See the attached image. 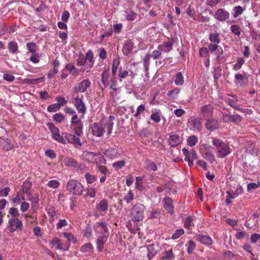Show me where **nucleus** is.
<instances>
[{
  "label": "nucleus",
  "instance_id": "1",
  "mask_svg": "<svg viewBox=\"0 0 260 260\" xmlns=\"http://www.w3.org/2000/svg\"><path fill=\"white\" fill-rule=\"evenodd\" d=\"M115 117L110 115L108 119L104 122L102 121L100 123H93L90 126V129L93 135L96 137H102L104 132L107 131V135H110L113 128V122Z\"/></svg>",
  "mask_w": 260,
  "mask_h": 260
},
{
  "label": "nucleus",
  "instance_id": "2",
  "mask_svg": "<svg viewBox=\"0 0 260 260\" xmlns=\"http://www.w3.org/2000/svg\"><path fill=\"white\" fill-rule=\"evenodd\" d=\"M94 63L93 54L90 50L85 53V56L82 53L79 54L77 65L79 67H83L80 70L81 72H89Z\"/></svg>",
  "mask_w": 260,
  "mask_h": 260
},
{
  "label": "nucleus",
  "instance_id": "3",
  "mask_svg": "<svg viewBox=\"0 0 260 260\" xmlns=\"http://www.w3.org/2000/svg\"><path fill=\"white\" fill-rule=\"evenodd\" d=\"M211 139L213 145L216 148L217 154L220 158L225 157L231 153L232 149L228 144L215 137H211Z\"/></svg>",
  "mask_w": 260,
  "mask_h": 260
},
{
  "label": "nucleus",
  "instance_id": "4",
  "mask_svg": "<svg viewBox=\"0 0 260 260\" xmlns=\"http://www.w3.org/2000/svg\"><path fill=\"white\" fill-rule=\"evenodd\" d=\"M66 188L69 192L75 196H81L84 190V187L82 184L74 179L68 182Z\"/></svg>",
  "mask_w": 260,
  "mask_h": 260
},
{
  "label": "nucleus",
  "instance_id": "5",
  "mask_svg": "<svg viewBox=\"0 0 260 260\" xmlns=\"http://www.w3.org/2000/svg\"><path fill=\"white\" fill-rule=\"evenodd\" d=\"M145 206L140 203H137L134 206L131 211V218L132 220L139 221L144 218Z\"/></svg>",
  "mask_w": 260,
  "mask_h": 260
},
{
  "label": "nucleus",
  "instance_id": "6",
  "mask_svg": "<svg viewBox=\"0 0 260 260\" xmlns=\"http://www.w3.org/2000/svg\"><path fill=\"white\" fill-rule=\"evenodd\" d=\"M71 123L74 131H75V134L78 136H80L81 135H82L83 126L78 115L72 116Z\"/></svg>",
  "mask_w": 260,
  "mask_h": 260
},
{
  "label": "nucleus",
  "instance_id": "7",
  "mask_svg": "<svg viewBox=\"0 0 260 260\" xmlns=\"http://www.w3.org/2000/svg\"><path fill=\"white\" fill-rule=\"evenodd\" d=\"M182 150L183 154L185 155L184 160L188 161V165L190 167H192L193 161L198 158L196 151L193 149L190 151H188L185 148H183Z\"/></svg>",
  "mask_w": 260,
  "mask_h": 260
},
{
  "label": "nucleus",
  "instance_id": "8",
  "mask_svg": "<svg viewBox=\"0 0 260 260\" xmlns=\"http://www.w3.org/2000/svg\"><path fill=\"white\" fill-rule=\"evenodd\" d=\"M83 96L77 95L74 100V105L79 113L84 115L86 111V106L83 102Z\"/></svg>",
  "mask_w": 260,
  "mask_h": 260
},
{
  "label": "nucleus",
  "instance_id": "9",
  "mask_svg": "<svg viewBox=\"0 0 260 260\" xmlns=\"http://www.w3.org/2000/svg\"><path fill=\"white\" fill-rule=\"evenodd\" d=\"M8 224L9 230L11 232H13L16 230H21L22 229L23 224L22 221L17 218L10 219L9 221Z\"/></svg>",
  "mask_w": 260,
  "mask_h": 260
},
{
  "label": "nucleus",
  "instance_id": "10",
  "mask_svg": "<svg viewBox=\"0 0 260 260\" xmlns=\"http://www.w3.org/2000/svg\"><path fill=\"white\" fill-rule=\"evenodd\" d=\"M90 85L91 82L89 79H84L74 87V91L75 92H84Z\"/></svg>",
  "mask_w": 260,
  "mask_h": 260
},
{
  "label": "nucleus",
  "instance_id": "11",
  "mask_svg": "<svg viewBox=\"0 0 260 260\" xmlns=\"http://www.w3.org/2000/svg\"><path fill=\"white\" fill-rule=\"evenodd\" d=\"M214 17L219 21H224L229 19V12L223 9H218L214 14Z\"/></svg>",
  "mask_w": 260,
  "mask_h": 260
},
{
  "label": "nucleus",
  "instance_id": "12",
  "mask_svg": "<svg viewBox=\"0 0 260 260\" xmlns=\"http://www.w3.org/2000/svg\"><path fill=\"white\" fill-rule=\"evenodd\" d=\"M174 42V39H169L167 41H165L162 44L158 45V49L162 51L168 52L173 49Z\"/></svg>",
  "mask_w": 260,
  "mask_h": 260
},
{
  "label": "nucleus",
  "instance_id": "13",
  "mask_svg": "<svg viewBox=\"0 0 260 260\" xmlns=\"http://www.w3.org/2000/svg\"><path fill=\"white\" fill-rule=\"evenodd\" d=\"M188 124L190 129L200 132L202 128V124L201 120L199 118H193L188 121Z\"/></svg>",
  "mask_w": 260,
  "mask_h": 260
},
{
  "label": "nucleus",
  "instance_id": "14",
  "mask_svg": "<svg viewBox=\"0 0 260 260\" xmlns=\"http://www.w3.org/2000/svg\"><path fill=\"white\" fill-rule=\"evenodd\" d=\"M220 124L218 120L215 119H208L205 124L206 128L211 131H214L219 127Z\"/></svg>",
  "mask_w": 260,
  "mask_h": 260
},
{
  "label": "nucleus",
  "instance_id": "15",
  "mask_svg": "<svg viewBox=\"0 0 260 260\" xmlns=\"http://www.w3.org/2000/svg\"><path fill=\"white\" fill-rule=\"evenodd\" d=\"M168 142L171 147H175L181 143L182 139L179 135L175 133H171Z\"/></svg>",
  "mask_w": 260,
  "mask_h": 260
},
{
  "label": "nucleus",
  "instance_id": "16",
  "mask_svg": "<svg viewBox=\"0 0 260 260\" xmlns=\"http://www.w3.org/2000/svg\"><path fill=\"white\" fill-rule=\"evenodd\" d=\"M80 136L76 135H71L65 133L64 137L68 142L73 144L74 145L81 146V143L79 138Z\"/></svg>",
  "mask_w": 260,
  "mask_h": 260
},
{
  "label": "nucleus",
  "instance_id": "17",
  "mask_svg": "<svg viewBox=\"0 0 260 260\" xmlns=\"http://www.w3.org/2000/svg\"><path fill=\"white\" fill-rule=\"evenodd\" d=\"M213 108L212 105H206L201 108V112L204 117H209L213 114Z\"/></svg>",
  "mask_w": 260,
  "mask_h": 260
},
{
  "label": "nucleus",
  "instance_id": "18",
  "mask_svg": "<svg viewBox=\"0 0 260 260\" xmlns=\"http://www.w3.org/2000/svg\"><path fill=\"white\" fill-rule=\"evenodd\" d=\"M134 43L131 40L125 41L122 49L123 54L124 55H127L130 54L132 51Z\"/></svg>",
  "mask_w": 260,
  "mask_h": 260
},
{
  "label": "nucleus",
  "instance_id": "19",
  "mask_svg": "<svg viewBox=\"0 0 260 260\" xmlns=\"http://www.w3.org/2000/svg\"><path fill=\"white\" fill-rule=\"evenodd\" d=\"M196 239L203 244L206 246H210L212 243L211 238L207 235H197L196 236Z\"/></svg>",
  "mask_w": 260,
  "mask_h": 260
},
{
  "label": "nucleus",
  "instance_id": "20",
  "mask_svg": "<svg viewBox=\"0 0 260 260\" xmlns=\"http://www.w3.org/2000/svg\"><path fill=\"white\" fill-rule=\"evenodd\" d=\"M109 235H101L96 240L97 248L100 251H102L104 248V245L107 241Z\"/></svg>",
  "mask_w": 260,
  "mask_h": 260
},
{
  "label": "nucleus",
  "instance_id": "21",
  "mask_svg": "<svg viewBox=\"0 0 260 260\" xmlns=\"http://www.w3.org/2000/svg\"><path fill=\"white\" fill-rule=\"evenodd\" d=\"M47 214L50 217L49 221L52 222L54 221L55 219L57 217L58 211L56 210L54 207L52 206H48L46 208Z\"/></svg>",
  "mask_w": 260,
  "mask_h": 260
},
{
  "label": "nucleus",
  "instance_id": "22",
  "mask_svg": "<svg viewBox=\"0 0 260 260\" xmlns=\"http://www.w3.org/2000/svg\"><path fill=\"white\" fill-rule=\"evenodd\" d=\"M223 120L225 122L228 121H231L237 123L240 122L242 120V117L239 115H229V114H224L223 115Z\"/></svg>",
  "mask_w": 260,
  "mask_h": 260
},
{
  "label": "nucleus",
  "instance_id": "23",
  "mask_svg": "<svg viewBox=\"0 0 260 260\" xmlns=\"http://www.w3.org/2000/svg\"><path fill=\"white\" fill-rule=\"evenodd\" d=\"M14 147L13 144H11L10 141L8 139H0V148L5 151H9L12 149Z\"/></svg>",
  "mask_w": 260,
  "mask_h": 260
},
{
  "label": "nucleus",
  "instance_id": "24",
  "mask_svg": "<svg viewBox=\"0 0 260 260\" xmlns=\"http://www.w3.org/2000/svg\"><path fill=\"white\" fill-rule=\"evenodd\" d=\"M108 208V201L106 199H103L97 204L96 209L101 212H106Z\"/></svg>",
  "mask_w": 260,
  "mask_h": 260
},
{
  "label": "nucleus",
  "instance_id": "25",
  "mask_svg": "<svg viewBox=\"0 0 260 260\" xmlns=\"http://www.w3.org/2000/svg\"><path fill=\"white\" fill-rule=\"evenodd\" d=\"M104 154L111 159L118 157L119 156L118 150L116 148H110L105 150Z\"/></svg>",
  "mask_w": 260,
  "mask_h": 260
},
{
  "label": "nucleus",
  "instance_id": "26",
  "mask_svg": "<svg viewBox=\"0 0 260 260\" xmlns=\"http://www.w3.org/2000/svg\"><path fill=\"white\" fill-rule=\"evenodd\" d=\"M164 207L168 213L171 215L174 213L173 206L172 205V201L169 197L166 198L165 199V204Z\"/></svg>",
  "mask_w": 260,
  "mask_h": 260
},
{
  "label": "nucleus",
  "instance_id": "27",
  "mask_svg": "<svg viewBox=\"0 0 260 260\" xmlns=\"http://www.w3.org/2000/svg\"><path fill=\"white\" fill-rule=\"evenodd\" d=\"M83 158L88 162H94L95 161V153L84 151L82 154Z\"/></svg>",
  "mask_w": 260,
  "mask_h": 260
},
{
  "label": "nucleus",
  "instance_id": "28",
  "mask_svg": "<svg viewBox=\"0 0 260 260\" xmlns=\"http://www.w3.org/2000/svg\"><path fill=\"white\" fill-rule=\"evenodd\" d=\"M148 251V257L149 259L152 258L157 253L158 251V246L154 245H149L147 247Z\"/></svg>",
  "mask_w": 260,
  "mask_h": 260
},
{
  "label": "nucleus",
  "instance_id": "29",
  "mask_svg": "<svg viewBox=\"0 0 260 260\" xmlns=\"http://www.w3.org/2000/svg\"><path fill=\"white\" fill-rule=\"evenodd\" d=\"M97 228L100 230L101 234L109 235L108 229L107 224L105 222H100L97 223Z\"/></svg>",
  "mask_w": 260,
  "mask_h": 260
},
{
  "label": "nucleus",
  "instance_id": "30",
  "mask_svg": "<svg viewBox=\"0 0 260 260\" xmlns=\"http://www.w3.org/2000/svg\"><path fill=\"white\" fill-rule=\"evenodd\" d=\"M31 185V183L28 181H24L22 184V190L23 192H25L27 196H30L31 195L30 191Z\"/></svg>",
  "mask_w": 260,
  "mask_h": 260
},
{
  "label": "nucleus",
  "instance_id": "31",
  "mask_svg": "<svg viewBox=\"0 0 260 260\" xmlns=\"http://www.w3.org/2000/svg\"><path fill=\"white\" fill-rule=\"evenodd\" d=\"M8 48L11 53H17L18 49V44L15 41H11L8 43Z\"/></svg>",
  "mask_w": 260,
  "mask_h": 260
},
{
  "label": "nucleus",
  "instance_id": "32",
  "mask_svg": "<svg viewBox=\"0 0 260 260\" xmlns=\"http://www.w3.org/2000/svg\"><path fill=\"white\" fill-rule=\"evenodd\" d=\"M150 119L154 122L158 123L160 121V111L155 109L154 111H152Z\"/></svg>",
  "mask_w": 260,
  "mask_h": 260
},
{
  "label": "nucleus",
  "instance_id": "33",
  "mask_svg": "<svg viewBox=\"0 0 260 260\" xmlns=\"http://www.w3.org/2000/svg\"><path fill=\"white\" fill-rule=\"evenodd\" d=\"M109 70L105 69L102 74L101 81L104 85V88H105L108 86Z\"/></svg>",
  "mask_w": 260,
  "mask_h": 260
},
{
  "label": "nucleus",
  "instance_id": "34",
  "mask_svg": "<svg viewBox=\"0 0 260 260\" xmlns=\"http://www.w3.org/2000/svg\"><path fill=\"white\" fill-rule=\"evenodd\" d=\"M180 91L179 89L176 88L171 91H169L167 93V96L170 99L175 100L178 98Z\"/></svg>",
  "mask_w": 260,
  "mask_h": 260
},
{
  "label": "nucleus",
  "instance_id": "35",
  "mask_svg": "<svg viewBox=\"0 0 260 260\" xmlns=\"http://www.w3.org/2000/svg\"><path fill=\"white\" fill-rule=\"evenodd\" d=\"M209 39L211 42L213 43H220L221 42L219 34L216 33H211L209 36Z\"/></svg>",
  "mask_w": 260,
  "mask_h": 260
},
{
  "label": "nucleus",
  "instance_id": "36",
  "mask_svg": "<svg viewBox=\"0 0 260 260\" xmlns=\"http://www.w3.org/2000/svg\"><path fill=\"white\" fill-rule=\"evenodd\" d=\"M93 247L91 243H86L80 248V251L82 252L90 253L93 251Z\"/></svg>",
  "mask_w": 260,
  "mask_h": 260
},
{
  "label": "nucleus",
  "instance_id": "37",
  "mask_svg": "<svg viewBox=\"0 0 260 260\" xmlns=\"http://www.w3.org/2000/svg\"><path fill=\"white\" fill-rule=\"evenodd\" d=\"M64 162L66 166L70 167H76L77 166V162L73 158H66L64 159Z\"/></svg>",
  "mask_w": 260,
  "mask_h": 260
},
{
  "label": "nucleus",
  "instance_id": "38",
  "mask_svg": "<svg viewBox=\"0 0 260 260\" xmlns=\"http://www.w3.org/2000/svg\"><path fill=\"white\" fill-rule=\"evenodd\" d=\"M51 244L55 246L56 249L62 250L63 249V244L60 242V240L55 237L51 241Z\"/></svg>",
  "mask_w": 260,
  "mask_h": 260
},
{
  "label": "nucleus",
  "instance_id": "39",
  "mask_svg": "<svg viewBox=\"0 0 260 260\" xmlns=\"http://www.w3.org/2000/svg\"><path fill=\"white\" fill-rule=\"evenodd\" d=\"M175 84L176 85H182L184 83V77L181 72H178L176 74Z\"/></svg>",
  "mask_w": 260,
  "mask_h": 260
},
{
  "label": "nucleus",
  "instance_id": "40",
  "mask_svg": "<svg viewBox=\"0 0 260 260\" xmlns=\"http://www.w3.org/2000/svg\"><path fill=\"white\" fill-rule=\"evenodd\" d=\"M119 63H120V62H119V60L118 58H115L113 61L111 71H112V75L113 76H116L118 66L119 65Z\"/></svg>",
  "mask_w": 260,
  "mask_h": 260
},
{
  "label": "nucleus",
  "instance_id": "41",
  "mask_svg": "<svg viewBox=\"0 0 260 260\" xmlns=\"http://www.w3.org/2000/svg\"><path fill=\"white\" fill-rule=\"evenodd\" d=\"M226 102L228 103L229 105L233 107L235 110H237L240 111H242V109L239 108L237 106V100H235L232 99H228L226 100Z\"/></svg>",
  "mask_w": 260,
  "mask_h": 260
},
{
  "label": "nucleus",
  "instance_id": "42",
  "mask_svg": "<svg viewBox=\"0 0 260 260\" xmlns=\"http://www.w3.org/2000/svg\"><path fill=\"white\" fill-rule=\"evenodd\" d=\"M96 167L98 168V171L102 174H103L105 176L107 175H109L110 174V171L107 169V168L105 166L103 165H101L98 162H96Z\"/></svg>",
  "mask_w": 260,
  "mask_h": 260
},
{
  "label": "nucleus",
  "instance_id": "43",
  "mask_svg": "<svg viewBox=\"0 0 260 260\" xmlns=\"http://www.w3.org/2000/svg\"><path fill=\"white\" fill-rule=\"evenodd\" d=\"M47 125L48 126L49 130L52 133V137H53V136H55L56 135L59 134V129L55 126L53 123L48 122Z\"/></svg>",
  "mask_w": 260,
  "mask_h": 260
},
{
  "label": "nucleus",
  "instance_id": "44",
  "mask_svg": "<svg viewBox=\"0 0 260 260\" xmlns=\"http://www.w3.org/2000/svg\"><path fill=\"white\" fill-rule=\"evenodd\" d=\"M126 13L125 18L128 21H133L137 17V14L131 10H126L125 11Z\"/></svg>",
  "mask_w": 260,
  "mask_h": 260
},
{
  "label": "nucleus",
  "instance_id": "45",
  "mask_svg": "<svg viewBox=\"0 0 260 260\" xmlns=\"http://www.w3.org/2000/svg\"><path fill=\"white\" fill-rule=\"evenodd\" d=\"M230 30L236 36L239 37L241 35L240 27L238 25H232L230 27Z\"/></svg>",
  "mask_w": 260,
  "mask_h": 260
},
{
  "label": "nucleus",
  "instance_id": "46",
  "mask_svg": "<svg viewBox=\"0 0 260 260\" xmlns=\"http://www.w3.org/2000/svg\"><path fill=\"white\" fill-rule=\"evenodd\" d=\"M134 198L135 195L134 193L132 190H129L127 193L124 196L123 200L127 203H129L134 199Z\"/></svg>",
  "mask_w": 260,
  "mask_h": 260
},
{
  "label": "nucleus",
  "instance_id": "47",
  "mask_svg": "<svg viewBox=\"0 0 260 260\" xmlns=\"http://www.w3.org/2000/svg\"><path fill=\"white\" fill-rule=\"evenodd\" d=\"M95 163L98 162L100 165H102V164H106V160L105 159L104 156L99 153H95Z\"/></svg>",
  "mask_w": 260,
  "mask_h": 260
},
{
  "label": "nucleus",
  "instance_id": "48",
  "mask_svg": "<svg viewBox=\"0 0 260 260\" xmlns=\"http://www.w3.org/2000/svg\"><path fill=\"white\" fill-rule=\"evenodd\" d=\"M198 142V138L194 135L189 136L187 139V145L190 147L194 146Z\"/></svg>",
  "mask_w": 260,
  "mask_h": 260
},
{
  "label": "nucleus",
  "instance_id": "49",
  "mask_svg": "<svg viewBox=\"0 0 260 260\" xmlns=\"http://www.w3.org/2000/svg\"><path fill=\"white\" fill-rule=\"evenodd\" d=\"M233 11L234 12L233 17L236 18L242 14L244 9L240 6H236L234 7Z\"/></svg>",
  "mask_w": 260,
  "mask_h": 260
},
{
  "label": "nucleus",
  "instance_id": "50",
  "mask_svg": "<svg viewBox=\"0 0 260 260\" xmlns=\"http://www.w3.org/2000/svg\"><path fill=\"white\" fill-rule=\"evenodd\" d=\"M110 88L112 89L114 91L117 92L119 90V88L117 87V81L115 78V76H114L110 80Z\"/></svg>",
  "mask_w": 260,
  "mask_h": 260
},
{
  "label": "nucleus",
  "instance_id": "51",
  "mask_svg": "<svg viewBox=\"0 0 260 260\" xmlns=\"http://www.w3.org/2000/svg\"><path fill=\"white\" fill-rule=\"evenodd\" d=\"M194 220V218L192 216H188L184 222V227L186 229H189L191 226H192L193 224L192 223V221Z\"/></svg>",
  "mask_w": 260,
  "mask_h": 260
},
{
  "label": "nucleus",
  "instance_id": "52",
  "mask_svg": "<svg viewBox=\"0 0 260 260\" xmlns=\"http://www.w3.org/2000/svg\"><path fill=\"white\" fill-rule=\"evenodd\" d=\"M146 165L147 169L148 171H155L157 169L156 165L153 161L150 160H146Z\"/></svg>",
  "mask_w": 260,
  "mask_h": 260
},
{
  "label": "nucleus",
  "instance_id": "53",
  "mask_svg": "<svg viewBox=\"0 0 260 260\" xmlns=\"http://www.w3.org/2000/svg\"><path fill=\"white\" fill-rule=\"evenodd\" d=\"M151 57V55L147 54L143 59L144 67L146 71H147L149 69V66L150 64V59Z\"/></svg>",
  "mask_w": 260,
  "mask_h": 260
},
{
  "label": "nucleus",
  "instance_id": "54",
  "mask_svg": "<svg viewBox=\"0 0 260 260\" xmlns=\"http://www.w3.org/2000/svg\"><path fill=\"white\" fill-rule=\"evenodd\" d=\"M53 119L56 122L61 123L64 119V116L60 113H56L53 116Z\"/></svg>",
  "mask_w": 260,
  "mask_h": 260
},
{
  "label": "nucleus",
  "instance_id": "55",
  "mask_svg": "<svg viewBox=\"0 0 260 260\" xmlns=\"http://www.w3.org/2000/svg\"><path fill=\"white\" fill-rule=\"evenodd\" d=\"M244 63V60L243 59V58H238L237 60V62L234 64V70L235 71L240 70Z\"/></svg>",
  "mask_w": 260,
  "mask_h": 260
},
{
  "label": "nucleus",
  "instance_id": "56",
  "mask_svg": "<svg viewBox=\"0 0 260 260\" xmlns=\"http://www.w3.org/2000/svg\"><path fill=\"white\" fill-rule=\"evenodd\" d=\"M164 254L165 255L162 257L163 260H170L174 258V255L173 253L172 249H170L168 251H166Z\"/></svg>",
  "mask_w": 260,
  "mask_h": 260
},
{
  "label": "nucleus",
  "instance_id": "57",
  "mask_svg": "<svg viewBox=\"0 0 260 260\" xmlns=\"http://www.w3.org/2000/svg\"><path fill=\"white\" fill-rule=\"evenodd\" d=\"M125 164L126 162L125 160H119L113 163L112 164V167L115 169L119 170L121 169L122 167H123L125 165Z\"/></svg>",
  "mask_w": 260,
  "mask_h": 260
},
{
  "label": "nucleus",
  "instance_id": "58",
  "mask_svg": "<svg viewBox=\"0 0 260 260\" xmlns=\"http://www.w3.org/2000/svg\"><path fill=\"white\" fill-rule=\"evenodd\" d=\"M66 69L69 71L70 73L73 75H77L78 74L77 69L74 65L68 64L66 66Z\"/></svg>",
  "mask_w": 260,
  "mask_h": 260
},
{
  "label": "nucleus",
  "instance_id": "59",
  "mask_svg": "<svg viewBox=\"0 0 260 260\" xmlns=\"http://www.w3.org/2000/svg\"><path fill=\"white\" fill-rule=\"evenodd\" d=\"M85 178L87 182L89 184L93 183L96 180V178L94 175H91L88 173L85 174Z\"/></svg>",
  "mask_w": 260,
  "mask_h": 260
},
{
  "label": "nucleus",
  "instance_id": "60",
  "mask_svg": "<svg viewBox=\"0 0 260 260\" xmlns=\"http://www.w3.org/2000/svg\"><path fill=\"white\" fill-rule=\"evenodd\" d=\"M26 46L29 51L31 53H34L37 51V46L34 42L27 43Z\"/></svg>",
  "mask_w": 260,
  "mask_h": 260
},
{
  "label": "nucleus",
  "instance_id": "61",
  "mask_svg": "<svg viewBox=\"0 0 260 260\" xmlns=\"http://www.w3.org/2000/svg\"><path fill=\"white\" fill-rule=\"evenodd\" d=\"M53 138L57 141V142L63 144H67V140L66 139L64 138V137L62 135H60L59 134H58L57 135H56L55 136H53Z\"/></svg>",
  "mask_w": 260,
  "mask_h": 260
},
{
  "label": "nucleus",
  "instance_id": "62",
  "mask_svg": "<svg viewBox=\"0 0 260 260\" xmlns=\"http://www.w3.org/2000/svg\"><path fill=\"white\" fill-rule=\"evenodd\" d=\"M59 105L57 104H53L47 107V111L49 112H55L60 109Z\"/></svg>",
  "mask_w": 260,
  "mask_h": 260
},
{
  "label": "nucleus",
  "instance_id": "63",
  "mask_svg": "<svg viewBox=\"0 0 260 260\" xmlns=\"http://www.w3.org/2000/svg\"><path fill=\"white\" fill-rule=\"evenodd\" d=\"M222 70L220 66L215 68L214 70V78L215 79H219L222 75Z\"/></svg>",
  "mask_w": 260,
  "mask_h": 260
},
{
  "label": "nucleus",
  "instance_id": "64",
  "mask_svg": "<svg viewBox=\"0 0 260 260\" xmlns=\"http://www.w3.org/2000/svg\"><path fill=\"white\" fill-rule=\"evenodd\" d=\"M188 247H187V253L188 254L192 253L193 250L195 249L196 245V243L192 240H189L188 242Z\"/></svg>",
  "mask_w": 260,
  "mask_h": 260
}]
</instances>
